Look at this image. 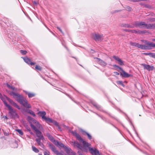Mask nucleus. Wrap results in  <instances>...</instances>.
<instances>
[{
  "label": "nucleus",
  "instance_id": "obj_20",
  "mask_svg": "<svg viewBox=\"0 0 155 155\" xmlns=\"http://www.w3.org/2000/svg\"><path fill=\"white\" fill-rule=\"evenodd\" d=\"M44 139H41L40 138H36L35 139V141L38 143V145L42 147H43V145L42 143L41 142V140H43Z\"/></svg>",
  "mask_w": 155,
  "mask_h": 155
},
{
  "label": "nucleus",
  "instance_id": "obj_49",
  "mask_svg": "<svg viewBox=\"0 0 155 155\" xmlns=\"http://www.w3.org/2000/svg\"><path fill=\"white\" fill-rule=\"evenodd\" d=\"M152 40L155 42V38L152 39Z\"/></svg>",
  "mask_w": 155,
  "mask_h": 155
},
{
  "label": "nucleus",
  "instance_id": "obj_13",
  "mask_svg": "<svg viewBox=\"0 0 155 155\" xmlns=\"http://www.w3.org/2000/svg\"><path fill=\"white\" fill-rule=\"evenodd\" d=\"M142 65L144 67V69H146L148 71H152L154 69L153 66H150L149 65H147L145 64H143Z\"/></svg>",
  "mask_w": 155,
  "mask_h": 155
},
{
  "label": "nucleus",
  "instance_id": "obj_27",
  "mask_svg": "<svg viewBox=\"0 0 155 155\" xmlns=\"http://www.w3.org/2000/svg\"><path fill=\"white\" fill-rule=\"evenodd\" d=\"M138 30H127V31L128 32H131L132 33H137Z\"/></svg>",
  "mask_w": 155,
  "mask_h": 155
},
{
  "label": "nucleus",
  "instance_id": "obj_32",
  "mask_svg": "<svg viewBox=\"0 0 155 155\" xmlns=\"http://www.w3.org/2000/svg\"><path fill=\"white\" fill-rule=\"evenodd\" d=\"M93 105L97 109H99L101 108V107L99 105L96 104V103L93 104Z\"/></svg>",
  "mask_w": 155,
  "mask_h": 155
},
{
  "label": "nucleus",
  "instance_id": "obj_45",
  "mask_svg": "<svg viewBox=\"0 0 155 155\" xmlns=\"http://www.w3.org/2000/svg\"><path fill=\"white\" fill-rule=\"evenodd\" d=\"M10 88L13 90H14L15 89V88L14 87H13L12 86H11Z\"/></svg>",
  "mask_w": 155,
  "mask_h": 155
},
{
  "label": "nucleus",
  "instance_id": "obj_19",
  "mask_svg": "<svg viewBox=\"0 0 155 155\" xmlns=\"http://www.w3.org/2000/svg\"><path fill=\"white\" fill-rule=\"evenodd\" d=\"M46 136L48 137L49 139L54 144V143L55 142L56 140H54L53 137L49 133L47 134Z\"/></svg>",
  "mask_w": 155,
  "mask_h": 155
},
{
  "label": "nucleus",
  "instance_id": "obj_11",
  "mask_svg": "<svg viewBox=\"0 0 155 155\" xmlns=\"http://www.w3.org/2000/svg\"><path fill=\"white\" fill-rule=\"evenodd\" d=\"M33 121L34 124H35V125L36 128H37L38 130H43V128L41 125L36 120H35L33 119Z\"/></svg>",
  "mask_w": 155,
  "mask_h": 155
},
{
  "label": "nucleus",
  "instance_id": "obj_12",
  "mask_svg": "<svg viewBox=\"0 0 155 155\" xmlns=\"http://www.w3.org/2000/svg\"><path fill=\"white\" fill-rule=\"evenodd\" d=\"M95 58L97 60V62L99 64L103 66H105L107 64V63L101 60V59L97 58Z\"/></svg>",
  "mask_w": 155,
  "mask_h": 155
},
{
  "label": "nucleus",
  "instance_id": "obj_18",
  "mask_svg": "<svg viewBox=\"0 0 155 155\" xmlns=\"http://www.w3.org/2000/svg\"><path fill=\"white\" fill-rule=\"evenodd\" d=\"M54 144L57 146L58 147H61L64 148L66 146L64 145L62 143L59 142L58 141L56 140L55 142L54 143Z\"/></svg>",
  "mask_w": 155,
  "mask_h": 155
},
{
  "label": "nucleus",
  "instance_id": "obj_30",
  "mask_svg": "<svg viewBox=\"0 0 155 155\" xmlns=\"http://www.w3.org/2000/svg\"><path fill=\"white\" fill-rule=\"evenodd\" d=\"M35 68L36 69L39 71H41L42 69L41 67V66H38V65H36V66L35 67Z\"/></svg>",
  "mask_w": 155,
  "mask_h": 155
},
{
  "label": "nucleus",
  "instance_id": "obj_1",
  "mask_svg": "<svg viewBox=\"0 0 155 155\" xmlns=\"http://www.w3.org/2000/svg\"><path fill=\"white\" fill-rule=\"evenodd\" d=\"M75 136L78 140L81 142L82 143L83 147H82L81 145L77 141H74L72 142L74 146L76 147L82 151L86 152H87V150L86 148L87 147H88L91 145L86 141H84L79 134L77 133H75Z\"/></svg>",
  "mask_w": 155,
  "mask_h": 155
},
{
  "label": "nucleus",
  "instance_id": "obj_50",
  "mask_svg": "<svg viewBox=\"0 0 155 155\" xmlns=\"http://www.w3.org/2000/svg\"><path fill=\"white\" fill-rule=\"evenodd\" d=\"M57 124H58L57 123V122H55V124H56V125H57Z\"/></svg>",
  "mask_w": 155,
  "mask_h": 155
},
{
  "label": "nucleus",
  "instance_id": "obj_26",
  "mask_svg": "<svg viewBox=\"0 0 155 155\" xmlns=\"http://www.w3.org/2000/svg\"><path fill=\"white\" fill-rule=\"evenodd\" d=\"M123 27L126 28H133L134 26L128 24H124L123 25Z\"/></svg>",
  "mask_w": 155,
  "mask_h": 155
},
{
  "label": "nucleus",
  "instance_id": "obj_2",
  "mask_svg": "<svg viewBox=\"0 0 155 155\" xmlns=\"http://www.w3.org/2000/svg\"><path fill=\"white\" fill-rule=\"evenodd\" d=\"M10 94L20 104H22L25 107L27 108H30L31 106L28 104L26 99L21 95L13 92H10Z\"/></svg>",
  "mask_w": 155,
  "mask_h": 155
},
{
  "label": "nucleus",
  "instance_id": "obj_40",
  "mask_svg": "<svg viewBox=\"0 0 155 155\" xmlns=\"http://www.w3.org/2000/svg\"><path fill=\"white\" fill-rule=\"evenodd\" d=\"M44 155H50L49 153L48 152L45 151L44 153Z\"/></svg>",
  "mask_w": 155,
  "mask_h": 155
},
{
  "label": "nucleus",
  "instance_id": "obj_29",
  "mask_svg": "<svg viewBox=\"0 0 155 155\" xmlns=\"http://www.w3.org/2000/svg\"><path fill=\"white\" fill-rule=\"evenodd\" d=\"M146 31H140L138 30V31H137V33L139 34H144V33H146Z\"/></svg>",
  "mask_w": 155,
  "mask_h": 155
},
{
  "label": "nucleus",
  "instance_id": "obj_43",
  "mask_svg": "<svg viewBox=\"0 0 155 155\" xmlns=\"http://www.w3.org/2000/svg\"><path fill=\"white\" fill-rule=\"evenodd\" d=\"M114 73L116 75H118L119 74V73L117 72H114Z\"/></svg>",
  "mask_w": 155,
  "mask_h": 155
},
{
  "label": "nucleus",
  "instance_id": "obj_35",
  "mask_svg": "<svg viewBox=\"0 0 155 155\" xmlns=\"http://www.w3.org/2000/svg\"><path fill=\"white\" fill-rule=\"evenodd\" d=\"M137 43L134 42H132L131 41L130 42V44L131 45L135 46H136Z\"/></svg>",
  "mask_w": 155,
  "mask_h": 155
},
{
  "label": "nucleus",
  "instance_id": "obj_16",
  "mask_svg": "<svg viewBox=\"0 0 155 155\" xmlns=\"http://www.w3.org/2000/svg\"><path fill=\"white\" fill-rule=\"evenodd\" d=\"M113 58L118 62V63L121 65L124 64L123 61L118 57L114 56Z\"/></svg>",
  "mask_w": 155,
  "mask_h": 155
},
{
  "label": "nucleus",
  "instance_id": "obj_3",
  "mask_svg": "<svg viewBox=\"0 0 155 155\" xmlns=\"http://www.w3.org/2000/svg\"><path fill=\"white\" fill-rule=\"evenodd\" d=\"M134 26L141 28H155V23L147 24L143 21H136L134 22Z\"/></svg>",
  "mask_w": 155,
  "mask_h": 155
},
{
  "label": "nucleus",
  "instance_id": "obj_17",
  "mask_svg": "<svg viewBox=\"0 0 155 155\" xmlns=\"http://www.w3.org/2000/svg\"><path fill=\"white\" fill-rule=\"evenodd\" d=\"M24 60L26 63L29 64H30L31 65H33L35 64V63L31 62L30 59L28 57L25 58Z\"/></svg>",
  "mask_w": 155,
  "mask_h": 155
},
{
  "label": "nucleus",
  "instance_id": "obj_4",
  "mask_svg": "<svg viewBox=\"0 0 155 155\" xmlns=\"http://www.w3.org/2000/svg\"><path fill=\"white\" fill-rule=\"evenodd\" d=\"M2 100L8 109L10 117L11 118L18 117V115L16 113L15 110H14L8 104L3 98H2Z\"/></svg>",
  "mask_w": 155,
  "mask_h": 155
},
{
  "label": "nucleus",
  "instance_id": "obj_37",
  "mask_svg": "<svg viewBox=\"0 0 155 155\" xmlns=\"http://www.w3.org/2000/svg\"><path fill=\"white\" fill-rule=\"evenodd\" d=\"M117 83L118 84H120V85H121L122 86H124V84L123 83L122 81H117Z\"/></svg>",
  "mask_w": 155,
  "mask_h": 155
},
{
  "label": "nucleus",
  "instance_id": "obj_25",
  "mask_svg": "<svg viewBox=\"0 0 155 155\" xmlns=\"http://www.w3.org/2000/svg\"><path fill=\"white\" fill-rule=\"evenodd\" d=\"M42 119L48 122H52V120L49 117H46L45 116V117Z\"/></svg>",
  "mask_w": 155,
  "mask_h": 155
},
{
  "label": "nucleus",
  "instance_id": "obj_5",
  "mask_svg": "<svg viewBox=\"0 0 155 155\" xmlns=\"http://www.w3.org/2000/svg\"><path fill=\"white\" fill-rule=\"evenodd\" d=\"M31 127L35 131L36 135L37 137L41 139H44V137L42 134L41 132L36 128L35 126L33 124H31Z\"/></svg>",
  "mask_w": 155,
  "mask_h": 155
},
{
  "label": "nucleus",
  "instance_id": "obj_31",
  "mask_svg": "<svg viewBox=\"0 0 155 155\" xmlns=\"http://www.w3.org/2000/svg\"><path fill=\"white\" fill-rule=\"evenodd\" d=\"M16 130L19 133L20 135H22L23 134V132L21 130L17 129Z\"/></svg>",
  "mask_w": 155,
  "mask_h": 155
},
{
  "label": "nucleus",
  "instance_id": "obj_38",
  "mask_svg": "<svg viewBox=\"0 0 155 155\" xmlns=\"http://www.w3.org/2000/svg\"><path fill=\"white\" fill-rule=\"evenodd\" d=\"M29 113L30 114H31L33 116L35 117V115L34 113V112L31 110H30L29 111Z\"/></svg>",
  "mask_w": 155,
  "mask_h": 155
},
{
  "label": "nucleus",
  "instance_id": "obj_23",
  "mask_svg": "<svg viewBox=\"0 0 155 155\" xmlns=\"http://www.w3.org/2000/svg\"><path fill=\"white\" fill-rule=\"evenodd\" d=\"M147 45H148L149 50L151 49L152 48L155 47V44L152 42H149Z\"/></svg>",
  "mask_w": 155,
  "mask_h": 155
},
{
  "label": "nucleus",
  "instance_id": "obj_41",
  "mask_svg": "<svg viewBox=\"0 0 155 155\" xmlns=\"http://www.w3.org/2000/svg\"><path fill=\"white\" fill-rule=\"evenodd\" d=\"M33 4L35 5H37L38 4V2H36L35 1H33Z\"/></svg>",
  "mask_w": 155,
  "mask_h": 155
},
{
  "label": "nucleus",
  "instance_id": "obj_52",
  "mask_svg": "<svg viewBox=\"0 0 155 155\" xmlns=\"http://www.w3.org/2000/svg\"><path fill=\"white\" fill-rule=\"evenodd\" d=\"M5 118H6V119H7V118L6 117H5Z\"/></svg>",
  "mask_w": 155,
  "mask_h": 155
},
{
  "label": "nucleus",
  "instance_id": "obj_9",
  "mask_svg": "<svg viewBox=\"0 0 155 155\" xmlns=\"http://www.w3.org/2000/svg\"><path fill=\"white\" fill-rule=\"evenodd\" d=\"M89 150L93 155H100L99 151L95 148L89 147Z\"/></svg>",
  "mask_w": 155,
  "mask_h": 155
},
{
  "label": "nucleus",
  "instance_id": "obj_6",
  "mask_svg": "<svg viewBox=\"0 0 155 155\" xmlns=\"http://www.w3.org/2000/svg\"><path fill=\"white\" fill-rule=\"evenodd\" d=\"M144 42L145 43V45H140L137 43L136 47L143 50H149V48L147 45L149 41H144Z\"/></svg>",
  "mask_w": 155,
  "mask_h": 155
},
{
  "label": "nucleus",
  "instance_id": "obj_36",
  "mask_svg": "<svg viewBox=\"0 0 155 155\" xmlns=\"http://www.w3.org/2000/svg\"><path fill=\"white\" fill-rule=\"evenodd\" d=\"M20 52L22 54H25L27 53V51H24V50H20Z\"/></svg>",
  "mask_w": 155,
  "mask_h": 155
},
{
  "label": "nucleus",
  "instance_id": "obj_21",
  "mask_svg": "<svg viewBox=\"0 0 155 155\" xmlns=\"http://www.w3.org/2000/svg\"><path fill=\"white\" fill-rule=\"evenodd\" d=\"M25 93L26 94H27L29 97H31L35 96V94L34 93H30L27 91H25Z\"/></svg>",
  "mask_w": 155,
  "mask_h": 155
},
{
  "label": "nucleus",
  "instance_id": "obj_34",
  "mask_svg": "<svg viewBox=\"0 0 155 155\" xmlns=\"http://www.w3.org/2000/svg\"><path fill=\"white\" fill-rule=\"evenodd\" d=\"M125 9L126 10L128 11H131V8L129 6H126Z\"/></svg>",
  "mask_w": 155,
  "mask_h": 155
},
{
  "label": "nucleus",
  "instance_id": "obj_24",
  "mask_svg": "<svg viewBox=\"0 0 155 155\" xmlns=\"http://www.w3.org/2000/svg\"><path fill=\"white\" fill-rule=\"evenodd\" d=\"M38 114L39 116L41 117L42 119H43L46 115V113L45 111H39L38 113Z\"/></svg>",
  "mask_w": 155,
  "mask_h": 155
},
{
  "label": "nucleus",
  "instance_id": "obj_42",
  "mask_svg": "<svg viewBox=\"0 0 155 155\" xmlns=\"http://www.w3.org/2000/svg\"><path fill=\"white\" fill-rule=\"evenodd\" d=\"M57 28L62 33H63V32H62V30H61V29L59 27H57Z\"/></svg>",
  "mask_w": 155,
  "mask_h": 155
},
{
  "label": "nucleus",
  "instance_id": "obj_51",
  "mask_svg": "<svg viewBox=\"0 0 155 155\" xmlns=\"http://www.w3.org/2000/svg\"><path fill=\"white\" fill-rule=\"evenodd\" d=\"M39 155H42L41 154L39 153Z\"/></svg>",
  "mask_w": 155,
  "mask_h": 155
},
{
  "label": "nucleus",
  "instance_id": "obj_15",
  "mask_svg": "<svg viewBox=\"0 0 155 155\" xmlns=\"http://www.w3.org/2000/svg\"><path fill=\"white\" fill-rule=\"evenodd\" d=\"M121 71L122 72H120V75L123 77L124 78H128L130 77L131 76V74H128L127 72H125L124 70L122 69Z\"/></svg>",
  "mask_w": 155,
  "mask_h": 155
},
{
  "label": "nucleus",
  "instance_id": "obj_39",
  "mask_svg": "<svg viewBox=\"0 0 155 155\" xmlns=\"http://www.w3.org/2000/svg\"><path fill=\"white\" fill-rule=\"evenodd\" d=\"M113 66L114 67H117V68H119L120 70H122V68H121L120 67H119L117 65H113Z\"/></svg>",
  "mask_w": 155,
  "mask_h": 155
},
{
  "label": "nucleus",
  "instance_id": "obj_14",
  "mask_svg": "<svg viewBox=\"0 0 155 155\" xmlns=\"http://www.w3.org/2000/svg\"><path fill=\"white\" fill-rule=\"evenodd\" d=\"M6 99L9 102H10V104H11L13 106L16 107L18 109H20L19 107L18 106V105L15 103L12 100L8 98L7 97H5Z\"/></svg>",
  "mask_w": 155,
  "mask_h": 155
},
{
  "label": "nucleus",
  "instance_id": "obj_10",
  "mask_svg": "<svg viewBox=\"0 0 155 155\" xmlns=\"http://www.w3.org/2000/svg\"><path fill=\"white\" fill-rule=\"evenodd\" d=\"M64 150L68 155H75L74 152H73L69 147L66 146L64 148Z\"/></svg>",
  "mask_w": 155,
  "mask_h": 155
},
{
  "label": "nucleus",
  "instance_id": "obj_44",
  "mask_svg": "<svg viewBox=\"0 0 155 155\" xmlns=\"http://www.w3.org/2000/svg\"><path fill=\"white\" fill-rule=\"evenodd\" d=\"M71 133L73 134L74 135H75V133H76L75 132H74L73 131H72L71 132Z\"/></svg>",
  "mask_w": 155,
  "mask_h": 155
},
{
  "label": "nucleus",
  "instance_id": "obj_47",
  "mask_svg": "<svg viewBox=\"0 0 155 155\" xmlns=\"http://www.w3.org/2000/svg\"><path fill=\"white\" fill-rule=\"evenodd\" d=\"M30 133L31 134H32V135H34V134H33L32 132H30Z\"/></svg>",
  "mask_w": 155,
  "mask_h": 155
},
{
  "label": "nucleus",
  "instance_id": "obj_8",
  "mask_svg": "<svg viewBox=\"0 0 155 155\" xmlns=\"http://www.w3.org/2000/svg\"><path fill=\"white\" fill-rule=\"evenodd\" d=\"M93 38L96 41H101L103 39V35L98 33L93 34Z\"/></svg>",
  "mask_w": 155,
  "mask_h": 155
},
{
  "label": "nucleus",
  "instance_id": "obj_7",
  "mask_svg": "<svg viewBox=\"0 0 155 155\" xmlns=\"http://www.w3.org/2000/svg\"><path fill=\"white\" fill-rule=\"evenodd\" d=\"M49 146L50 148L52 151L57 155H61V154L59 152V151L56 149L55 147L52 143H49Z\"/></svg>",
  "mask_w": 155,
  "mask_h": 155
},
{
  "label": "nucleus",
  "instance_id": "obj_46",
  "mask_svg": "<svg viewBox=\"0 0 155 155\" xmlns=\"http://www.w3.org/2000/svg\"><path fill=\"white\" fill-rule=\"evenodd\" d=\"M7 86L8 87V88H10V87H11V86H10V85L8 84H7Z\"/></svg>",
  "mask_w": 155,
  "mask_h": 155
},
{
  "label": "nucleus",
  "instance_id": "obj_28",
  "mask_svg": "<svg viewBox=\"0 0 155 155\" xmlns=\"http://www.w3.org/2000/svg\"><path fill=\"white\" fill-rule=\"evenodd\" d=\"M32 150L35 152L36 153H38L39 152L37 148H36L35 147L33 146L32 147Z\"/></svg>",
  "mask_w": 155,
  "mask_h": 155
},
{
  "label": "nucleus",
  "instance_id": "obj_22",
  "mask_svg": "<svg viewBox=\"0 0 155 155\" xmlns=\"http://www.w3.org/2000/svg\"><path fill=\"white\" fill-rule=\"evenodd\" d=\"M143 54L145 55H149L150 57L155 58V53H144Z\"/></svg>",
  "mask_w": 155,
  "mask_h": 155
},
{
  "label": "nucleus",
  "instance_id": "obj_48",
  "mask_svg": "<svg viewBox=\"0 0 155 155\" xmlns=\"http://www.w3.org/2000/svg\"><path fill=\"white\" fill-rule=\"evenodd\" d=\"M78 153L79 155H80V154H81V155L82 154L80 152H79V151L78 152Z\"/></svg>",
  "mask_w": 155,
  "mask_h": 155
},
{
  "label": "nucleus",
  "instance_id": "obj_33",
  "mask_svg": "<svg viewBox=\"0 0 155 155\" xmlns=\"http://www.w3.org/2000/svg\"><path fill=\"white\" fill-rule=\"evenodd\" d=\"M85 133L86 134L88 138L90 140L92 138L91 136L87 132H85Z\"/></svg>",
  "mask_w": 155,
  "mask_h": 155
}]
</instances>
